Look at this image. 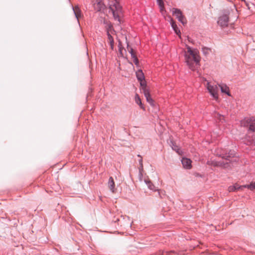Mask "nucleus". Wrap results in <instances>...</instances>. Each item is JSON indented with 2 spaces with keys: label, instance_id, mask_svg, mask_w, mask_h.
Segmentation results:
<instances>
[{
  "label": "nucleus",
  "instance_id": "1",
  "mask_svg": "<svg viewBox=\"0 0 255 255\" xmlns=\"http://www.w3.org/2000/svg\"><path fill=\"white\" fill-rule=\"evenodd\" d=\"M184 56L185 62L189 68L192 70H195L200 61L199 51L187 46V50L185 51Z\"/></svg>",
  "mask_w": 255,
  "mask_h": 255
},
{
  "label": "nucleus",
  "instance_id": "23",
  "mask_svg": "<svg viewBox=\"0 0 255 255\" xmlns=\"http://www.w3.org/2000/svg\"><path fill=\"white\" fill-rule=\"evenodd\" d=\"M157 2L159 7H162L164 6V3L162 0H157Z\"/></svg>",
  "mask_w": 255,
  "mask_h": 255
},
{
  "label": "nucleus",
  "instance_id": "2",
  "mask_svg": "<svg viewBox=\"0 0 255 255\" xmlns=\"http://www.w3.org/2000/svg\"><path fill=\"white\" fill-rule=\"evenodd\" d=\"M109 7L115 20L120 23L121 18L122 16V9L117 0H113L110 1Z\"/></svg>",
  "mask_w": 255,
  "mask_h": 255
},
{
  "label": "nucleus",
  "instance_id": "3",
  "mask_svg": "<svg viewBox=\"0 0 255 255\" xmlns=\"http://www.w3.org/2000/svg\"><path fill=\"white\" fill-rule=\"evenodd\" d=\"M241 125L244 127L249 126V129L253 131H255V119L254 118H251L242 121L241 123ZM248 141L250 144H254L255 145V136L252 139L247 138Z\"/></svg>",
  "mask_w": 255,
  "mask_h": 255
},
{
  "label": "nucleus",
  "instance_id": "5",
  "mask_svg": "<svg viewBox=\"0 0 255 255\" xmlns=\"http://www.w3.org/2000/svg\"><path fill=\"white\" fill-rule=\"evenodd\" d=\"M207 89L212 96L216 100L218 99V87L216 85H211L210 83L208 82L206 85Z\"/></svg>",
  "mask_w": 255,
  "mask_h": 255
},
{
  "label": "nucleus",
  "instance_id": "14",
  "mask_svg": "<svg viewBox=\"0 0 255 255\" xmlns=\"http://www.w3.org/2000/svg\"><path fill=\"white\" fill-rule=\"evenodd\" d=\"M108 186L111 191H112L113 193H115V184L114 181V179L112 177H110L109 182H108Z\"/></svg>",
  "mask_w": 255,
  "mask_h": 255
},
{
  "label": "nucleus",
  "instance_id": "19",
  "mask_svg": "<svg viewBox=\"0 0 255 255\" xmlns=\"http://www.w3.org/2000/svg\"><path fill=\"white\" fill-rule=\"evenodd\" d=\"M128 52L131 54V56L133 58V62L135 63V64L137 65L138 64V59L135 56L134 50L132 49L131 51Z\"/></svg>",
  "mask_w": 255,
  "mask_h": 255
},
{
  "label": "nucleus",
  "instance_id": "11",
  "mask_svg": "<svg viewBox=\"0 0 255 255\" xmlns=\"http://www.w3.org/2000/svg\"><path fill=\"white\" fill-rule=\"evenodd\" d=\"M136 77L138 81H140V84L141 88L143 87H146L145 82L144 81V77L143 72L141 70H138L136 73Z\"/></svg>",
  "mask_w": 255,
  "mask_h": 255
},
{
  "label": "nucleus",
  "instance_id": "12",
  "mask_svg": "<svg viewBox=\"0 0 255 255\" xmlns=\"http://www.w3.org/2000/svg\"><path fill=\"white\" fill-rule=\"evenodd\" d=\"M182 163L183 166V167L187 169H190L192 167V161L187 158H183L182 159Z\"/></svg>",
  "mask_w": 255,
  "mask_h": 255
},
{
  "label": "nucleus",
  "instance_id": "13",
  "mask_svg": "<svg viewBox=\"0 0 255 255\" xmlns=\"http://www.w3.org/2000/svg\"><path fill=\"white\" fill-rule=\"evenodd\" d=\"M169 17L170 19V24L171 25V26L172 28L174 29L175 32L179 36H180V31L179 29V28L177 27V25L175 23V21L173 20V19L170 17V16H169Z\"/></svg>",
  "mask_w": 255,
  "mask_h": 255
},
{
  "label": "nucleus",
  "instance_id": "21",
  "mask_svg": "<svg viewBox=\"0 0 255 255\" xmlns=\"http://www.w3.org/2000/svg\"><path fill=\"white\" fill-rule=\"evenodd\" d=\"M146 184L148 185V188L151 190H154V186L150 182V181H145Z\"/></svg>",
  "mask_w": 255,
  "mask_h": 255
},
{
  "label": "nucleus",
  "instance_id": "29",
  "mask_svg": "<svg viewBox=\"0 0 255 255\" xmlns=\"http://www.w3.org/2000/svg\"><path fill=\"white\" fill-rule=\"evenodd\" d=\"M174 150H175V151H176V152H177V153H179V149L178 148H177V149H176V148H175V149H174Z\"/></svg>",
  "mask_w": 255,
  "mask_h": 255
},
{
  "label": "nucleus",
  "instance_id": "20",
  "mask_svg": "<svg viewBox=\"0 0 255 255\" xmlns=\"http://www.w3.org/2000/svg\"><path fill=\"white\" fill-rule=\"evenodd\" d=\"M245 188H248L251 190H254L255 189V181L251 183L249 185H244Z\"/></svg>",
  "mask_w": 255,
  "mask_h": 255
},
{
  "label": "nucleus",
  "instance_id": "24",
  "mask_svg": "<svg viewBox=\"0 0 255 255\" xmlns=\"http://www.w3.org/2000/svg\"><path fill=\"white\" fill-rule=\"evenodd\" d=\"M210 51V49H208V48H204L203 49V52L205 53V54H208L209 53V52Z\"/></svg>",
  "mask_w": 255,
  "mask_h": 255
},
{
  "label": "nucleus",
  "instance_id": "6",
  "mask_svg": "<svg viewBox=\"0 0 255 255\" xmlns=\"http://www.w3.org/2000/svg\"><path fill=\"white\" fill-rule=\"evenodd\" d=\"M172 13L174 15L178 20L183 25L187 23V19L183 14L182 11L178 8H173L172 9Z\"/></svg>",
  "mask_w": 255,
  "mask_h": 255
},
{
  "label": "nucleus",
  "instance_id": "22",
  "mask_svg": "<svg viewBox=\"0 0 255 255\" xmlns=\"http://www.w3.org/2000/svg\"><path fill=\"white\" fill-rule=\"evenodd\" d=\"M124 51H126V50L121 47V43H119V52L120 54L122 56H124Z\"/></svg>",
  "mask_w": 255,
  "mask_h": 255
},
{
  "label": "nucleus",
  "instance_id": "27",
  "mask_svg": "<svg viewBox=\"0 0 255 255\" xmlns=\"http://www.w3.org/2000/svg\"><path fill=\"white\" fill-rule=\"evenodd\" d=\"M127 51L128 52H129L130 51H131V50L132 49V47H131L130 46H129L128 45V46H127Z\"/></svg>",
  "mask_w": 255,
  "mask_h": 255
},
{
  "label": "nucleus",
  "instance_id": "30",
  "mask_svg": "<svg viewBox=\"0 0 255 255\" xmlns=\"http://www.w3.org/2000/svg\"><path fill=\"white\" fill-rule=\"evenodd\" d=\"M241 0L243 1H244L245 3H246V1L245 0Z\"/></svg>",
  "mask_w": 255,
  "mask_h": 255
},
{
  "label": "nucleus",
  "instance_id": "8",
  "mask_svg": "<svg viewBox=\"0 0 255 255\" xmlns=\"http://www.w3.org/2000/svg\"><path fill=\"white\" fill-rule=\"evenodd\" d=\"M93 3L94 9L97 11H101L105 7L102 0H93Z\"/></svg>",
  "mask_w": 255,
  "mask_h": 255
},
{
  "label": "nucleus",
  "instance_id": "15",
  "mask_svg": "<svg viewBox=\"0 0 255 255\" xmlns=\"http://www.w3.org/2000/svg\"><path fill=\"white\" fill-rule=\"evenodd\" d=\"M73 9L76 17L78 20L79 18L81 16V11L80 8L78 6H75L73 7Z\"/></svg>",
  "mask_w": 255,
  "mask_h": 255
},
{
  "label": "nucleus",
  "instance_id": "28",
  "mask_svg": "<svg viewBox=\"0 0 255 255\" xmlns=\"http://www.w3.org/2000/svg\"><path fill=\"white\" fill-rule=\"evenodd\" d=\"M160 11L163 13V12L164 11V6H162V7H160Z\"/></svg>",
  "mask_w": 255,
  "mask_h": 255
},
{
  "label": "nucleus",
  "instance_id": "7",
  "mask_svg": "<svg viewBox=\"0 0 255 255\" xmlns=\"http://www.w3.org/2000/svg\"><path fill=\"white\" fill-rule=\"evenodd\" d=\"M108 26V27L107 28V29L108 41L110 44L111 48L113 49L114 47V38L111 35V34H113V32H114V30L112 29V25L111 24H109Z\"/></svg>",
  "mask_w": 255,
  "mask_h": 255
},
{
  "label": "nucleus",
  "instance_id": "9",
  "mask_svg": "<svg viewBox=\"0 0 255 255\" xmlns=\"http://www.w3.org/2000/svg\"><path fill=\"white\" fill-rule=\"evenodd\" d=\"M141 90L142 91L145 97L146 98V101L148 102L151 105H153V100L151 98L149 91L148 89H147L146 87H143L141 88Z\"/></svg>",
  "mask_w": 255,
  "mask_h": 255
},
{
  "label": "nucleus",
  "instance_id": "26",
  "mask_svg": "<svg viewBox=\"0 0 255 255\" xmlns=\"http://www.w3.org/2000/svg\"><path fill=\"white\" fill-rule=\"evenodd\" d=\"M139 164H140V167H141V168H142V167H143V164H142V158H141V159L139 160Z\"/></svg>",
  "mask_w": 255,
  "mask_h": 255
},
{
  "label": "nucleus",
  "instance_id": "31",
  "mask_svg": "<svg viewBox=\"0 0 255 255\" xmlns=\"http://www.w3.org/2000/svg\"><path fill=\"white\" fill-rule=\"evenodd\" d=\"M138 156L141 157L140 155H138Z\"/></svg>",
  "mask_w": 255,
  "mask_h": 255
},
{
  "label": "nucleus",
  "instance_id": "16",
  "mask_svg": "<svg viewBox=\"0 0 255 255\" xmlns=\"http://www.w3.org/2000/svg\"><path fill=\"white\" fill-rule=\"evenodd\" d=\"M243 187H244V186H240L238 184H235L234 185L229 186L228 188V191L229 192H233L239 189H241Z\"/></svg>",
  "mask_w": 255,
  "mask_h": 255
},
{
  "label": "nucleus",
  "instance_id": "18",
  "mask_svg": "<svg viewBox=\"0 0 255 255\" xmlns=\"http://www.w3.org/2000/svg\"><path fill=\"white\" fill-rule=\"evenodd\" d=\"M135 101L136 103L140 106L141 109H142L144 110H145L144 107H143V106L142 104L141 99L139 98L138 95H137V94H136V95L135 96Z\"/></svg>",
  "mask_w": 255,
  "mask_h": 255
},
{
  "label": "nucleus",
  "instance_id": "10",
  "mask_svg": "<svg viewBox=\"0 0 255 255\" xmlns=\"http://www.w3.org/2000/svg\"><path fill=\"white\" fill-rule=\"evenodd\" d=\"M229 21V17L227 15L221 16L218 21V24L222 27L227 26Z\"/></svg>",
  "mask_w": 255,
  "mask_h": 255
},
{
  "label": "nucleus",
  "instance_id": "25",
  "mask_svg": "<svg viewBox=\"0 0 255 255\" xmlns=\"http://www.w3.org/2000/svg\"><path fill=\"white\" fill-rule=\"evenodd\" d=\"M218 118L219 119V120L221 121V120H223V119H224L223 116L221 115H218Z\"/></svg>",
  "mask_w": 255,
  "mask_h": 255
},
{
  "label": "nucleus",
  "instance_id": "17",
  "mask_svg": "<svg viewBox=\"0 0 255 255\" xmlns=\"http://www.w3.org/2000/svg\"><path fill=\"white\" fill-rule=\"evenodd\" d=\"M219 86L220 87L222 93H225L228 95L230 96L229 89L226 85H219Z\"/></svg>",
  "mask_w": 255,
  "mask_h": 255
},
{
  "label": "nucleus",
  "instance_id": "4",
  "mask_svg": "<svg viewBox=\"0 0 255 255\" xmlns=\"http://www.w3.org/2000/svg\"><path fill=\"white\" fill-rule=\"evenodd\" d=\"M231 157V155H229V156H224L223 157V158L225 159V160H226V162L225 161H222V162H217V161H214V160H209L207 161V164L209 165H213L214 166H221V167H223L224 168H227L228 167V161H230V159H229V158H230Z\"/></svg>",
  "mask_w": 255,
  "mask_h": 255
}]
</instances>
